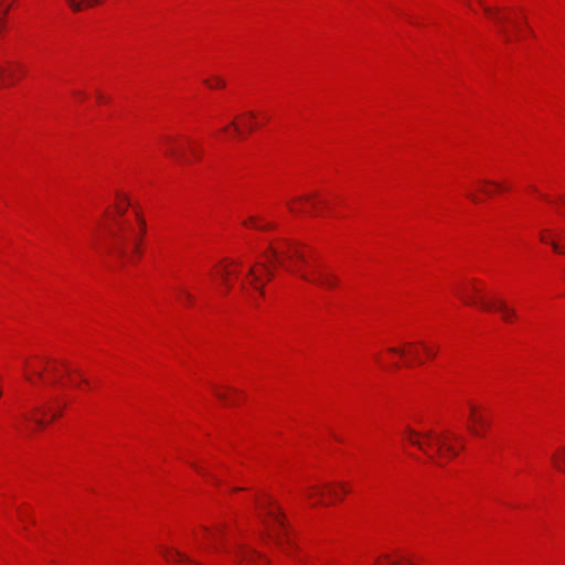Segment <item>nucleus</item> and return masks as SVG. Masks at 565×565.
Wrapping results in <instances>:
<instances>
[{
	"label": "nucleus",
	"instance_id": "obj_13",
	"mask_svg": "<svg viewBox=\"0 0 565 565\" xmlns=\"http://www.w3.org/2000/svg\"><path fill=\"white\" fill-rule=\"evenodd\" d=\"M555 468L565 472V448L559 449L558 454L552 456Z\"/></svg>",
	"mask_w": 565,
	"mask_h": 565
},
{
	"label": "nucleus",
	"instance_id": "obj_12",
	"mask_svg": "<svg viewBox=\"0 0 565 565\" xmlns=\"http://www.w3.org/2000/svg\"><path fill=\"white\" fill-rule=\"evenodd\" d=\"M66 2L74 12H81L85 7L99 4L102 0H66Z\"/></svg>",
	"mask_w": 565,
	"mask_h": 565
},
{
	"label": "nucleus",
	"instance_id": "obj_37",
	"mask_svg": "<svg viewBox=\"0 0 565 565\" xmlns=\"http://www.w3.org/2000/svg\"><path fill=\"white\" fill-rule=\"evenodd\" d=\"M482 191H483V193L486 195H489V196H491L493 194V192L491 190H488V189H482Z\"/></svg>",
	"mask_w": 565,
	"mask_h": 565
},
{
	"label": "nucleus",
	"instance_id": "obj_25",
	"mask_svg": "<svg viewBox=\"0 0 565 565\" xmlns=\"http://www.w3.org/2000/svg\"><path fill=\"white\" fill-rule=\"evenodd\" d=\"M289 210L292 212V213H303L305 210L302 207H296L294 205H289Z\"/></svg>",
	"mask_w": 565,
	"mask_h": 565
},
{
	"label": "nucleus",
	"instance_id": "obj_15",
	"mask_svg": "<svg viewBox=\"0 0 565 565\" xmlns=\"http://www.w3.org/2000/svg\"><path fill=\"white\" fill-rule=\"evenodd\" d=\"M244 225L245 226H252V227H255V228H259V230H269L273 227L271 224H265V225H258V220L254 216H252L248 221H245L244 222Z\"/></svg>",
	"mask_w": 565,
	"mask_h": 565
},
{
	"label": "nucleus",
	"instance_id": "obj_21",
	"mask_svg": "<svg viewBox=\"0 0 565 565\" xmlns=\"http://www.w3.org/2000/svg\"><path fill=\"white\" fill-rule=\"evenodd\" d=\"M231 271L227 269H224V271L221 274L222 280L224 284H227L230 278Z\"/></svg>",
	"mask_w": 565,
	"mask_h": 565
},
{
	"label": "nucleus",
	"instance_id": "obj_4",
	"mask_svg": "<svg viewBox=\"0 0 565 565\" xmlns=\"http://www.w3.org/2000/svg\"><path fill=\"white\" fill-rule=\"evenodd\" d=\"M110 237L111 242L109 250L117 256L121 258L128 256V244L132 245V250L135 253L139 252L141 238L130 225L124 222H118V228L110 232Z\"/></svg>",
	"mask_w": 565,
	"mask_h": 565
},
{
	"label": "nucleus",
	"instance_id": "obj_47",
	"mask_svg": "<svg viewBox=\"0 0 565 565\" xmlns=\"http://www.w3.org/2000/svg\"><path fill=\"white\" fill-rule=\"evenodd\" d=\"M2 30V19L0 18V31Z\"/></svg>",
	"mask_w": 565,
	"mask_h": 565
},
{
	"label": "nucleus",
	"instance_id": "obj_5",
	"mask_svg": "<svg viewBox=\"0 0 565 565\" xmlns=\"http://www.w3.org/2000/svg\"><path fill=\"white\" fill-rule=\"evenodd\" d=\"M478 2L483 7L484 13L492 18L494 22L499 25V32L502 34L504 41L511 42L512 36L509 30L503 25L504 21H507V18L499 15V9L484 6L483 0H478Z\"/></svg>",
	"mask_w": 565,
	"mask_h": 565
},
{
	"label": "nucleus",
	"instance_id": "obj_24",
	"mask_svg": "<svg viewBox=\"0 0 565 565\" xmlns=\"http://www.w3.org/2000/svg\"><path fill=\"white\" fill-rule=\"evenodd\" d=\"M126 204H128V203L126 202ZM126 209H127V205H124V206H121V205H117V207H116L117 213H118L119 215H124V214H125V212H126Z\"/></svg>",
	"mask_w": 565,
	"mask_h": 565
},
{
	"label": "nucleus",
	"instance_id": "obj_22",
	"mask_svg": "<svg viewBox=\"0 0 565 565\" xmlns=\"http://www.w3.org/2000/svg\"><path fill=\"white\" fill-rule=\"evenodd\" d=\"M483 184H490V185H493L495 186L497 189L501 190L503 189L501 184L497 183V182H493V181H490V180H483L482 181Z\"/></svg>",
	"mask_w": 565,
	"mask_h": 565
},
{
	"label": "nucleus",
	"instance_id": "obj_32",
	"mask_svg": "<svg viewBox=\"0 0 565 565\" xmlns=\"http://www.w3.org/2000/svg\"><path fill=\"white\" fill-rule=\"evenodd\" d=\"M413 355H414V361H415L416 363H418V364H422V363H423V361H422V360H419V358L417 356L416 351H413Z\"/></svg>",
	"mask_w": 565,
	"mask_h": 565
},
{
	"label": "nucleus",
	"instance_id": "obj_43",
	"mask_svg": "<svg viewBox=\"0 0 565 565\" xmlns=\"http://www.w3.org/2000/svg\"><path fill=\"white\" fill-rule=\"evenodd\" d=\"M329 492H330V494H331V495H333V497H338L337 492H335V491H333L332 489H330V491H329Z\"/></svg>",
	"mask_w": 565,
	"mask_h": 565
},
{
	"label": "nucleus",
	"instance_id": "obj_20",
	"mask_svg": "<svg viewBox=\"0 0 565 565\" xmlns=\"http://www.w3.org/2000/svg\"><path fill=\"white\" fill-rule=\"evenodd\" d=\"M181 292V297L185 300V301H189L191 302L192 301V296L191 294H189L186 290H180Z\"/></svg>",
	"mask_w": 565,
	"mask_h": 565
},
{
	"label": "nucleus",
	"instance_id": "obj_1",
	"mask_svg": "<svg viewBox=\"0 0 565 565\" xmlns=\"http://www.w3.org/2000/svg\"><path fill=\"white\" fill-rule=\"evenodd\" d=\"M268 253L269 263L277 264L287 271L298 275L301 279L308 282L327 289L335 287L339 282V278L334 274L320 267L313 268L311 275L303 273L299 265L307 264L306 255L296 243L284 242L277 247L269 246Z\"/></svg>",
	"mask_w": 565,
	"mask_h": 565
},
{
	"label": "nucleus",
	"instance_id": "obj_26",
	"mask_svg": "<svg viewBox=\"0 0 565 565\" xmlns=\"http://www.w3.org/2000/svg\"><path fill=\"white\" fill-rule=\"evenodd\" d=\"M139 224H140V236L146 232V223H145V220L142 218H139Z\"/></svg>",
	"mask_w": 565,
	"mask_h": 565
},
{
	"label": "nucleus",
	"instance_id": "obj_16",
	"mask_svg": "<svg viewBox=\"0 0 565 565\" xmlns=\"http://www.w3.org/2000/svg\"><path fill=\"white\" fill-rule=\"evenodd\" d=\"M541 241L543 243L550 244L555 252H557V253H565V249L556 241H550L544 235L541 236Z\"/></svg>",
	"mask_w": 565,
	"mask_h": 565
},
{
	"label": "nucleus",
	"instance_id": "obj_42",
	"mask_svg": "<svg viewBox=\"0 0 565 565\" xmlns=\"http://www.w3.org/2000/svg\"><path fill=\"white\" fill-rule=\"evenodd\" d=\"M374 565H384L382 562H381V558H377L374 563Z\"/></svg>",
	"mask_w": 565,
	"mask_h": 565
},
{
	"label": "nucleus",
	"instance_id": "obj_18",
	"mask_svg": "<svg viewBox=\"0 0 565 565\" xmlns=\"http://www.w3.org/2000/svg\"><path fill=\"white\" fill-rule=\"evenodd\" d=\"M259 266L262 267V269L266 273L267 275V280H270L273 277H274V270L273 268L270 267L269 264L267 263H262L259 264Z\"/></svg>",
	"mask_w": 565,
	"mask_h": 565
},
{
	"label": "nucleus",
	"instance_id": "obj_39",
	"mask_svg": "<svg viewBox=\"0 0 565 565\" xmlns=\"http://www.w3.org/2000/svg\"><path fill=\"white\" fill-rule=\"evenodd\" d=\"M194 467V469L200 472V473H204L203 472V469H201L200 467L195 466V465H192Z\"/></svg>",
	"mask_w": 565,
	"mask_h": 565
},
{
	"label": "nucleus",
	"instance_id": "obj_29",
	"mask_svg": "<svg viewBox=\"0 0 565 565\" xmlns=\"http://www.w3.org/2000/svg\"><path fill=\"white\" fill-rule=\"evenodd\" d=\"M231 126L234 128V130H235V132H236V134H238V135H241V134H242V130H241L239 126H238L235 121H233V122L231 124Z\"/></svg>",
	"mask_w": 565,
	"mask_h": 565
},
{
	"label": "nucleus",
	"instance_id": "obj_44",
	"mask_svg": "<svg viewBox=\"0 0 565 565\" xmlns=\"http://www.w3.org/2000/svg\"><path fill=\"white\" fill-rule=\"evenodd\" d=\"M247 115H248V116H249V118H252V119H253V118H255V114H254L253 111H249Z\"/></svg>",
	"mask_w": 565,
	"mask_h": 565
},
{
	"label": "nucleus",
	"instance_id": "obj_38",
	"mask_svg": "<svg viewBox=\"0 0 565 565\" xmlns=\"http://www.w3.org/2000/svg\"><path fill=\"white\" fill-rule=\"evenodd\" d=\"M193 156L200 157V152L195 148H191Z\"/></svg>",
	"mask_w": 565,
	"mask_h": 565
},
{
	"label": "nucleus",
	"instance_id": "obj_3",
	"mask_svg": "<svg viewBox=\"0 0 565 565\" xmlns=\"http://www.w3.org/2000/svg\"><path fill=\"white\" fill-rule=\"evenodd\" d=\"M405 435L412 445L417 446L422 450H425V444L420 440L423 437L427 439L428 445H434L436 447V451L440 457L451 458L458 455V451L455 449V447L448 443V439L454 437L452 435L445 434L435 436L431 430L426 433H418L409 427L405 429Z\"/></svg>",
	"mask_w": 565,
	"mask_h": 565
},
{
	"label": "nucleus",
	"instance_id": "obj_46",
	"mask_svg": "<svg viewBox=\"0 0 565 565\" xmlns=\"http://www.w3.org/2000/svg\"><path fill=\"white\" fill-rule=\"evenodd\" d=\"M97 97H98V99H99V100H104L103 95L98 94V96H97Z\"/></svg>",
	"mask_w": 565,
	"mask_h": 565
},
{
	"label": "nucleus",
	"instance_id": "obj_17",
	"mask_svg": "<svg viewBox=\"0 0 565 565\" xmlns=\"http://www.w3.org/2000/svg\"><path fill=\"white\" fill-rule=\"evenodd\" d=\"M204 84H206L211 88H213V87H220V88L225 87V82L221 77H214L213 82L210 81V79H205Z\"/></svg>",
	"mask_w": 565,
	"mask_h": 565
},
{
	"label": "nucleus",
	"instance_id": "obj_6",
	"mask_svg": "<svg viewBox=\"0 0 565 565\" xmlns=\"http://www.w3.org/2000/svg\"><path fill=\"white\" fill-rule=\"evenodd\" d=\"M470 420L472 425L468 427L470 433L475 436H482L489 426V422L477 412V407L470 406Z\"/></svg>",
	"mask_w": 565,
	"mask_h": 565
},
{
	"label": "nucleus",
	"instance_id": "obj_27",
	"mask_svg": "<svg viewBox=\"0 0 565 565\" xmlns=\"http://www.w3.org/2000/svg\"><path fill=\"white\" fill-rule=\"evenodd\" d=\"M215 395L222 399V401H226L227 399V395L222 393V392H218V391H215Z\"/></svg>",
	"mask_w": 565,
	"mask_h": 565
},
{
	"label": "nucleus",
	"instance_id": "obj_11",
	"mask_svg": "<svg viewBox=\"0 0 565 565\" xmlns=\"http://www.w3.org/2000/svg\"><path fill=\"white\" fill-rule=\"evenodd\" d=\"M164 557L167 561L171 562V561H184V562H188L190 564H193V565H202V564H199L194 561H192L190 557H188L186 555L182 554L181 552L179 551H173V550H164L162 551Z\"/></svg>",
	"mask_w": 565,
	"mask_h": 565
},
{
	"label": "nucleus",
	"instance_id": "obj_10",
	"mask_svg": "<svg viewBox=\"0 0 565 565\" xmlns=\"http://www.w3.org/2000/svg\"><path fill=\"white\" fill-rule=\"evenodd\" d=\"M248 276L250 277L249 284L253 286L260 295H264V285L265 280L262 279L260 275L257 273L256 266H252L248 269Z\"/></svg>",
	"mask_w": 565,
	"mask_h": 565
},
{
	"label": "nucleus",
	"instance_id": "obj_8",
	"mask_svg": "<svg viewBox=\"0 0 565 565\" xmlns=\"http://www.w3.org/2000/svg\"><path fill=\"white\" fill-rule=\"evenodd\" d=\"M15 81L13 65L10 62L6 64L0 63V87L10 85Z\"/></svg>",
	"mask_w": 565,
	"mask_h": 565
},
{
	"label": "nucleus",
	"instance_id": "obj_23",
	"mask_svg": "<svg viewBox=\"0 0 565 565\" xmlns=\"http://www.w3.org/2000/svg\"><path fill=\"white\" fill-rule=\"evenodd\" d=\"M390 352L397 353V354H399L401 356H404V355H405V353H406L404 349H398V348H391V349H390Z\"/></svg>",
	"mask_w": 565,
	"mask_h": 565
},
{
	"label": "nucleus",
	"instance_id": "obj_19",
	"mask_svg": "<svg viewBox=\"0 0 565 565\" xmlns=\"http://www.w3.org/2000/svg\"><path fill=\"white\" fill-rule=\"evenodd\" d=\"M422 345H423V349L425 350V352H426L428 358L433 359V358L436 356L437 352H436L435 349H433V348H430V347H428V345H426L424 343Z\"/></svg>",
	"mask_w": 565,
	"mask_h": 565
},
{
	"label": "nucleus",
	"instance_id": "obj_30",
	"mask_svg": "<svg viewBox=\"0 0 565 565\" xmlns=\"http://www.w3.org/2000/svg\"><path fill=\"white\" fill-rule=\"evenodd\" d=\"M10 8H11V6H10V4L6 6V7L3 8V10L1 11V14H2L3 17H6V15L9 13Z\"/></svg>",
	"mask_w": 565,
	"mask_h": 565
},
{
	"label": "nucleus",
	"instance_id": "obj_48",
	"mask_svg": "<svg viewBox=\"0 0 565 565\" xmlns=\"http://www.w3.org/2000/svg\"><path fill=\"white\" fill-rule=\"evenodd\" d=\"M564 203H565V201H564Z\"/></svg>",
	"mask_w": 565,
	"mask_h": 565
},
{
	"label": "nucleus",
	"instance_id": "obj_9",
	"mask_svg": "<svg viewBox=\"0 0 565 565\" xmlns=\"http://www.w3.org/2000/svg\"><path fill=\"white\" fill-rule=\"evenodd\" d=\"M273 504L271 500H268L265 503L260 504V508L267 510L268 515L273 519L274 523L277 525V527L284 530L285 529V519L282 513L279 509H271L270 505Z\"/></svg>",
	"mask_w": 565,
	"mask_h": 565
},
{
	"label": "nucleus",
	"instance_id": "obj_2",
	"mask_svg": "<svg viewBox=\"0 0 565 565\" xmlns=\"http://www.w3.org/2000/svg\"><path fill=\"white\" fill-rule=\"evenodd\" d=\"M469 288H463L458 292L459 298L468 306H478L482 310L491 311L497 310L501 313V319L504 322H512L516 319V312L513 308L509 307L504 300L493 299L486 300L481 296V290L476 286L471 287V291L477 296L469 295Z\"/></svg>",
	"mask_w": 565,
	"mask_h": 565
},
{
	"label": "nucleus",
	"instance_id": "obj_45",
	"mask_svg": "<svg viewBox=\"0 0 565 565\" xmlns=\"http://www.w3.org/2000/svg\"><path fill=\"white\" fill-rule=\"evenodd\" d=\"M276 541H277V544H281L282 543V541L278 536H277Z\"/></svg>",
	"mask_w": 565,
	"mask_h": 565
},
{
	"label": "nucleus",
	"instance_id": "obj_41",
	"mask_svg": "<svg viewBox=\"0 0 565 565\" xmlns=\"http://www.w3.org/2000/svg\"><path fill=\"white\" fill-rule=\"evenodd\" d=\"M340 488L342 489V491H343L344 493H347V492H348V490H347V488H345V486H344L343 483H341V484H340Z\"/></svg>",
	"mask_w": 565,
	"mask_h": 565
},
{
	"label": "nucleus",
	"instance_id": "obj_40",
	"mask_svg": "<svg viewBox=\"0 0 565 565\" xmlns=\"http://www.w3.org/2000/svg\"><path fill=\"white\" fill-rule=\"evenodd\" d=\"M76 96H78V98H82L84 96V94L82 92H75L74 93Z\"/></svg>",
	"mask_w": 565,
	"mask_h": 565
},
{
	"label": "nucleus",
	"instance_id": "obj_33",
	"mask_svg": "<svg viewBox=\"0 0 565 565\" xmlns=\"http://www.w3.org/2000/svg\"><path fill=\"white\" fill-rule=\"evenodd\" d=\"M383 558L387 561L390 565H398L397 562H390V555H384Z\"/></svg>",
	"mask_w": 565,
	"mask_h": 565
},
{
	"label": "nucleus",
	"instance_id": "obj_31",
	"mask_svg": "<svg viewBox=\"0 0 565 565\" xmlns=\"http://www.w3.org/2000/svg\"><path fill=\"white\" fill-rule=\"evenodd\" d=\"M468 198L473 202H479V198L473 193H468Z\"/></svg>",
	"mask_w": 565,
	"mask_h": 565
},
{
	"label": "nucleus",
	"instance_id": "obj_14",
	"mask_svg": "<svg viewBox=\"0 0 565 565\" xmlns=\"http://www.w3.org/2000/svg\"><path fill=\"white\" fill-rule=\"evenodd\" d=\"M167 154L173 157L174 159L179 161H186L185 152L182 149H179L177 147H170L167 150Z\"/></svg>",
	"mask_w": 565,
	"mask_h": 565
},
{
	"label": "nucleus",
	"instance_id": "obj_34",
	"mask_svg": "<svg viewBox=\"0 0 565 565\" xmlns=\"http://www.w3.org/2000/svg\"><path fill=\"white\" fill-rule=\"evenodd\" d=\"M310 198L309 196H300V198H297L296 201H299V202H302V201H309Z\"/></svg>",
	"mask_w": 565,
	"mask_h": 565
},
{
	"label": "nucleus",
	"instance_id": "obj_35",
	"mask_svg": "<svg viewBox=\"0 0 565 565\" xmlns=\"http://www.w3.org/2000/svg\"><path fill=\"white\" fill-rule=\"evenodd\" d=\"M246 127H247L248 131H253V129L255 128V125L252 122H247Z\"/></svg>",
	"mask_w": 565,
	"mask_h": 565
},
{
	"label": "nucleus",
	"instance_id": "obj_7",
	"mask_svg": "<svg viewBox=\"0 0 565 565\" xmlns=\"http://www.w3.org/2000/svg\"><path fill=\"white\" fill-rule=\"evenodd\" d=\"M326 488H329V486H310L305 490V492L309 499L313 500V505H324L323 495Z\"/></svg>",
	"mask_w": 565,
	"mask_h": 565
},
{
	"label": "nucleus",
	"instance_id": "obj_28",
	"mask_svg": "<svg viewBox=\"0 0 565 565\" xmlns=\"http://www.w3.org/2000/svg\"><path fill=\"white\" fill-rule=\"evenodd\" d=\"M24 418L28 419V420H34L39 426H43L44 425L43 419H35V418H31V417H28V416H24Z\"/></svg>",
	"mask_w": 565,
	"mask_h": 565
},
{
	"label": "nucleus",
	"instance_id": "obj_36",
	"mask_svg": "<svg viewBox=\"0 0 565 565\" xmlns=\"http://www.w3.org/2000/svg\"><path fill=\"white\" fill-rule=\"evenodd\" d=\"M25 379H26V381H29L30 383H34L33 376H32L31 374H25Z\"/></svg>",
	"mask_w": 565,
	"mask_h": 565
}]
</instances>
